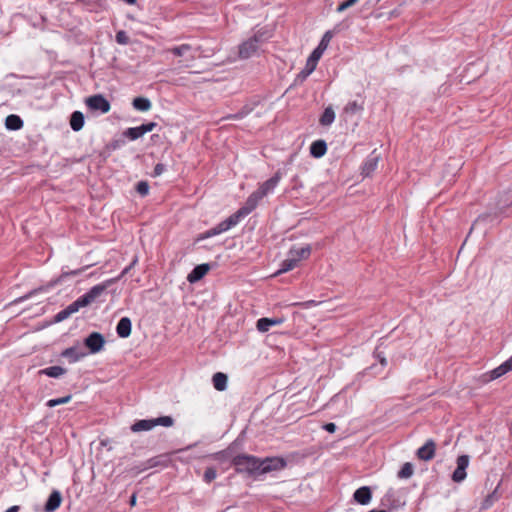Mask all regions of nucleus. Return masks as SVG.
I'll list each match as a JSON object with an SVG mask.
<instances>
[{"label":"nucleus","instance_id":"1","mask_svg":"<svg viewBox=\"0 0 512 512\" xmlns=\"http://www.w3.org/2000/svg\"><path fill=\"white\" fill-rule=\"evenodd\" d=\"M231 464L235 466L236 472L249 474L256 472L264 474L272 470L283 469L286 466V462L282 458H266L260 461L258 458L246 454L234 456Z\"/></svg>","mask_w":512,"mask_h":512},{"label":"nucleus","instance_id":"2","mask_svg":"<svg viewBox=\"0 0 512 512\" xmlns=\"http://www.w3.org/2000/svg\"><path fill=\"white\" fill-rule=\"evenodd\" d=\"M162 56H164L165 60L178 59L175 65V69L189 67L190 63L194 60L193 49L188 44L167 48L162 53Z\"/></svg>","mask_w":512,"mask_h":512},{"label":"nucleus","instance_id":"3","mask_svg":"<svg viewBox=\"0 0 512 512\" xmlns=\"http://www.w3.org/2000/svg\"><path fill=\"white\" fill-rule=\"evenodd\" d=\"M262 43V34L256 33L239 45V58L248 59L253 56Z\"/></svg>","mask_w":512,"mask_h":512},{"label":"nucleus","instance_id":"4","mask_svg":"<svg viewBox=\"0 0 512 512\" xmlns=\"http://www.w3.org/2000/svg\"><path fill=\"white\" fill-rule=\"evenodd\" d=\"M262 199V196L258 194L257 191H254L246 200L245 204L231 216H236V222L249 215L258 205L259 201Z\"/></svg>","mask_w":512,"mask_h":512},{"label":"nucleus","instance_id":"5","mask_svg":"<svg viewBox=\"0 0 512 512\" xmlns=\"http://www.w3.org/2000/svg\"><path fill=\"white\" fill-rule=\"evenodd\" d=\"M85 103L91 111H99L103 114L109 112L111 108L109 101L101 94L86 98Z\"/></svg>","mask_w":512,"mask_h":512},{"label":"nucleus","instance_id":"6","mask_svg":"<svg viewBox=\"0 0 512 512\" xmlns=\"http://www.w3.org/2000/svg\"><path fill=\"white\" fill-rule=\"evenodd\" d=\"M237 224L238 223L236 222V216L230 215L227 219L220 222L217 226H215V227L209 229L208 231H206L205 233L201 234L199 239H205V238H209V237L218 235L220 233H223V232L229 230L231 227H233Z\"/></svg>","mask_w":512,"mask_h":512},{"label":"nucleus","instance_id":"7","mask_svg":"<svg viewBox=\"0 0 512 512\" xmlns=\"http://www.w3.org/2000/svg\"><path fill=\"white\" fill-rule=\"evenodd\" d=\"M114 282V279H108L100 284L91 287L85 294L82 295L86 299L87 306L100 297L104 291Z\"/></svg>","mask_w":512,"mask_h":512},{"label":"nucleus","instance_id":"8","mask_svg":"<svg viewBox=\"0 0 512 512\" xmlns=\"http://www.w3.org/2000/svg\"><path fill=\"white\" fill-rule=\"evenodd\" d=\"M114 282V279H108L100 284L91 287L85 294L82 295L86 299L87 306L100 297L104 291Z\"/></svg>","mask_w":512,"mask_h":512},{"label":"nucleus","instance_id":"9","mask_svg":"<svg viewBox=\"0 0 512 512\" xmlns=\"http://www.w3.org/2000/svg\"><path fill=\"white\" fill-rule=\"evenodd\" d=\"M456 464H457V467L452 474V480L454 482L460 483L467 476L466 469L469 465V456L468 455L459 456L456 460Z\"/></svg>","mask_w":512,"mask_h":512},{"label":"nucleus","instance_id":"10","mask_svg":"<svg viewBox=\"0 0 512 512\" xmlns=\"http://www.w3.org/2000/svg\"><path fill=\"white\" fill-rule=\"evenodd\" d=\"M84 344L89 349L90 353L95 354L102 350L105 339L102 334L93 332L85 339Z\"/></svg>","mask_w":512,"mask_h":512},{"label":"nucleus","instance_id":"11","mask_svg":"<svg viewBox=\"0 0 512 512\" xmlns=\"http://www.w3.org/2000/svg\"><path fill=\"white\" fill-rule=\"evenodd\" d=\"M512 371V356L506 360L504 363L496 367L495 369L491 370L489 373L484 374V382H489L492 380H495L506 373Z\"/></svg>","mask_w":512,"mask_h":512},{"label":"nucleus","instance_id":"12","mask_svg":"<svg viewBox=\"0 0 512 512\" xmlns=\"http://www.w3.org/2000/svg\"><path fill=\"white\" fill-rule=\"evenodd\" d=\"M512 371V356L506 360L504 363L496 367L495 369L491 370L489 373L484 374V382H489L492 380H495L506 373Z\"/></svg>","mask_w":512,"mask_h":512},{"label":"nucleus","instance_id":"13","mask_svg":"<svg viewBox=\"0 0 512 512\" xmlns=\"http://www.w3.org/2000/svg\"><path fill=\"white\" fill-rule=\"evenodd\" d=\"M156 124L153 122L142 124L137 127H131L128 128L124 133L123 136L130 139V140H136L143 136L145 133L151 131L153 127H155Z\"/></svg>","mask_w":512,"mask_h":512},{"label":"nucleus","instance_id":"14","mask_svg":"<svg viewBox=\"0 0 512 512\" xmlns=\"http://www.w3.org/2000/svg\"><path fill=\"white\" fill-rule=\"evenodd\" d=\"M282 178V173L277 171L270 179L263 182L260 187L256 190L259 195L265 197L268 193L272 192L278 185Z\"/></svg>","mask_w":512,"mask_h":512},{"label":"nucleus","instance_id":"15","mask_svg":"<svg viewBox=\"0 0 512 512\" xmlns=\"http://www.w3.org/2000/svg\"><path fill=\"white\" fill-rule=\"evenodd\" d=\"M436 452V443L434 440L429 439L425 442L423 446H421L417 452L416 455L420 460L423 461H430L434 458Z\"/></svg>","mask_w":512,"mask_h":512},{"label":"nucleus","instance_id":"16","mask_svg":"<svg viewBox=\"0 0 512 512\" xmlns=\"http://www.w3.org/2000/svg\"><path fill=\"white\" fill-rule=\"evenodd\" d=\"M159 425H160V417H156L153 419H142V420L136 421L131 426V430L133 432L149 431Z\"/></svg>","mask_w":512,"mask_h":512},{"label":"nucleus","instance_id":"17","mask_svg":"<svg viewBox=\"0 0 512 512\" xmlns=\"http://www.w3.org/2000/svg\"><path fill=\"white\" fill-rule=\"evenodd\" d=\"M61 502H62L61 493L58 490L52 491L45 503V506H44L45 512H54L55 510H57L60 507Z\"/></svg>","mask_w":512,"mask_h":512},{"label":"nucleus","instance_id":"18","mask_svg":"<svg viewBox=\"0 0 512 512\" xmlns=\"http://www.w3.org/2000/svg\"><path fill=\"white\" fill-rule=\"evenodd\" d=\"M354 500L361 504V505H367L372 498L371 490L368 486H363L358 488L354 494H353Z\"/></svg>","mask_w":512,"mask_h":512},{"label":"nucleus","instance_id":"19","mask_svg":"<svg viewBox=\"0 0 512 512\" xmlns=\"http://www.w3.org/2000/svg\"><path fill=\"white\" fill-rule=\"evenodd\" d=\"M209 264H200L196 266L187 276V280L190 283H195L202 279L209 271Z\"/></svg>","mask_w":512,"mask_h":512},{"label":"nucleus","instance_id":"20","mask_svg":"<svg viewBox=\"0 0 512 512\" xmlns=\"http://www.w3.org/2000/svg\"><path fill=\"white\" fill-rule=\"evenodd\" d=\"M131 327L132 323L130 318L122 317L116 326L117 335L121 338L129 337L131 334Z\"/></svg>","mask_w":512,"mask_h":512},{"label":"nucleus","instance_id":"21","mask_svg":"<svg viewBox=\"0 0 512 512\" xmlns=\"http://www.w3.org/2000/svg\"><path fill=\"white\" fill-rule=\"evenodd\" d=\"M379 162V157L377 155L371 154L362 166V175L364 177H369L377 168Z\"/></svg>","mask_w":512,"mask_h":512},{"label":"nucleus","instance_id":"22","mask_svg":"<svg viewBox=\"0 0 512 512\" xmlns=\"http://www.w3.org/2000/svg\"><path fill=\"white\" fill-rule=\"evenodd\" d=\"M62 357L67 358L69 362L74 363L86 356V353L78 347H69L61 353Z\"/></svg>","mask_w":512,"mask_h":512},{"label":"nucleus","instance_id":"23","mask_svg":"<svg viewBox=\"0 0 512 512\" xmlns=\"http://www.w3.org/2000/svg\"><path fill=\"white\" fill-rule=\"evenodd\" d=\"M283 322L281 318H260L257 321L256 327L260 332H267L273 325H280Z\"/></svg>","mask_w":512,"mask_h":512},{"label":"nucleus","instance_id":"24","mask_svg":"<svg viewBox=\"0 0 512 512\" xmlns=\"http://www.w3.org/2000/svg\"><path fill=\"white\" fill-rule=\"evenodd\" d=\"M288 253L289 255L294 257L298 262H300L301 260L307 259L310 256L311 247L310 245H306L300 248L293 247L289 250Z\"/></svg>","mask_w":512,"mask_h":512},{"label":"nucleus","instance_id":"25","mask_svg":"<svg viewBox=\"0 0 512 512\" xmlns=\"http://www.w3.org/2000/svg\"><path fill=\"white\" fill-rule=\"evenodd\" d=\"M327 150V145L324 140L314 141L310 146V154L315 158L322 157Z\"/></svg>","mask_w":512,"mask_h":512},{"label":"nucleus","instance_id":"26","mask_svg":"<svg viewBox=\"0 0 512 512\" xmlns=\"http://www.w3.org/2000/svg\"><path fill=\"white\" fill-rule=\"evenodd\" d=\"M71 129L75 132L80 131L84 126V115L80 111H74L70 117Z\"/></svg>","mask_w":512,"mask_h":512},{"label":"nucleus","instance_id":"27","mask_svg":"<svg viewBox=\"0 0 512 512\" xmlns=\"http://www.w3.org/2000/svg\"><path fill=\"white\" fill-rule=\"evenodd\" d=\"M23 120L15 114L8 115L5 119V126L8 130H19L23 127Z\"/></svg>","mask_w":512,"mask_h":512},{"label":"nucleus","instance_id":"28","mask_svg":"<svg viewBox=\"0 0 512 512\" xmlns=\"http://www.w3.org/2000/svg\"><path fill=\"white\" fill-rule=\"evenodd\" d=\"M227 375L222 372H217L213 375V386L218 391H224L227 387Z\"/></svg>","mask_w":512,"mask_h":512},{"label":"nucleus","instance_id":"29","mask_svg":"<svg viewBox=\"0 0 512 512\" xmlns=\"http://www.w3.org/2000/svg\"><path fill=\"white\" fill-rule=\"evenodd\" d=\"M65 373L66 370L61 366H50L39 371L40 375H46L51 378H59Z\"/></svg>","mask_w":512,"mask_h":512},{"label":"nucleus","instance_id":"30","mask_svg":"<svg viewBox=\"0 0 512 512\" xmlns=\"http://www.w3.org/2000/svg\"><path fill=\"white\" fill-rule=\"evenodd\" d=\"M298 264H299V262L294 257H292L291 255L288 254L287 259H285L282 262L281 268L275 273V275H279V274L288 272V271L294 269L295 267H297Z\"/></svg>","mask_w":512,"mask_h":512},{"label":"nucleus","instance_id":"31","mask_svg":"<svg viewBox=\"0 0 512 512\" xmlns=\"http://www.w3.org/2000/svg\"><path fill=\"white\" fill-rule=\"evenodd\" d=\"M335 120V112L331 106L325 108L323 114L321 115L319 122L322 126H329Z\"/></svg>","mask_w":512,"mask_h":512},{"label":"nucleus","instance_id":"32","mask_svg":"<svg viewBox=\"0 0 512 512\" xmlns=\"http://www.w3.org/2000/svg\"><path fill=\"white\" fill-rule=\"evenodd\" d=\"M363 109V103H358L357 101H350L343 108V113L346 115H354L358 112L363 111Z\"/></svg>","mask_w":512,"mask_h":512},{"label":"nucleus","instance_id":"33","mask_svg":"<svg viewBox=\"0 0 512 512\" xmlns=\"http://www.w3.org/2000/svg\"><path fill=\"white\" fill-rule=\"evenodd\" d=\"M133 107L138 111H147L151 107V102L148 98L145 97H137L133 100Z\"/></svg>","mask_w":512,"mask_h":512},{"label":"nucleus","instance_id":"34","mask_svg":"<svg viewBox=\"0 0 512 512\" xmlns=\"http://www.w3.org/2000/svg\"><path fill=\"white\" fill-rule=\"evenodd\" d=\"M86 306H87L86 299H83L82 296H80L74 302L69 304L66 308L68 309L69 313L72 315V314L78 312L81 308H84Z\"/></svg>","mask_w":512,"mask_h":512},{"label":"nucleus","instance_id":"35","mask_svg":"<svg viewBox=\"0 0 512 512\" xmlns=\"http://www.w3.org/2000/svg\"><path fill=\"white\" fill-rule=\"evenodd\" d=\"M413 472V465L410 462H406L399 470L398 477L401 479H407L413 475Z\"/></svg>","mask_w":512,"mask_h":512},{"label":"nucleus","instance_id":"36","mask_svg":"<svg viewBox=\"0 0 512 512\" xmlns=\"http://www.w3.org/2000/svg\"><path fill=\"white\" fill-rule=\"evenodd\" d=\"M211 457L214 460L219 461L221 463H224V462H227V461H231L232 458H233L231 456V453L228 450H223V451L214 453Z\"/></svg>","mask_w":512,"mask_h":512},{"label":"nucleus","instance_id":"37","mask_svg":"<svg viewBox=\"0 0 512 512\" xmlns=\"http://www.w3.org/2000/svg\"><path fill=\"white\" fill-rule=\"evenodd\" d=\"M71 398V395H67L61 398L50 399L46 402V406L52 408L61 404H66L71 400Z\"/></svg>","mask_w":512,"mask_h":512},{"label":"nucleus","instance_id":"38","mask_svg":"<svg viewBox=\"0 0 512 512\" xmlns=\"http://www.w3.org/2000/svg\"><path fill=\"white\" fill-rule=\"evenodd\" d=\"M217 477V471L214 467H207L205 472H204V475H203V480L206 482V483H211L213 480H215Z\"/></svg>","mask_w":512,"mask_h":512},{"label":"nucleus","instance_id":"39","mask_svg":"<svg viewBox=\"0 0 512 512\" xmlns=\"http://www.w3.org/2000/svg\"><path fill=\"white\" fill-rule=\"evenodd\" d=\"M358 2H359V0H344L342 3H340L338 5V7L336 8V11L338 13H341V12L347 10L348 8L354 6Z\"/></svg>","mask_w":512,"mask_h":512},{"label":"nucleus","instance_id":"40","mask_svg":"<svg viewBox=\"0 0 512 512\" xmlns=\"http://www.w3.org/2000/svg\"><path fill=\"white\" fill-rule=\"evenodd\" d=\"M116 42L121 45H126L129 43V37L127 33L123 30H120L115 35Z\"/></svg>","mask_w":512,"mask_h":512},{"label":"nucleus","instance_id":"41","mask_svg":"<svg viewBox=\"0 0 512 512\" xmlns=\"http://www.w3.org/2000/svg\"><path fill=\"white\" fill-rule=\"evenodd\" d=\"M332 32L331 31H327L325 32V34L323 35L318 47L322 48L323 50H326L331 39H332Z\"/></svg>","mask_w":512,"mask_h":512},{"label":"nucleus","instance_id":"42","mask_svg":"<svg viewBox=\"0 0 512 512\" xmlns=\"http://www.w3.org/2000/svg\"><path fill=\"white\" fill-rule=\"evenodd\" d=\"M136 191L141 195V196H146L149 192V185L147 182L145 181H140L137 183L136 185Z\"/></svg>","mask_w":512,"mask_h":512},{"label":"nucleus","instance_id":"43","mask_svg":"<svg viewBox=\"0 0 512 512\" xmlns=\"http://www.w3.org/2000/svg\"><path fill=\"white\" fill-rule=\"evenodd\" d=\"M70 316H71V314L69 313L68 309L64 308L63 310L59 311L55 315L54 319H55V322H62L65 319L69 318Z\"/></svg>","mask_w":512,"mask_h":512},{"label":"nucleus","instance_id":"44","mask_svg":"<svg viewBox=\"0 0 512 512\" xmlns=\"http://www.w3.org/2000/svg\"><path fill=\"white\" fill-rule=\"evenodd\" d=\"M325 50H323L322 48L320 47H316L313 52L310 54L309 58L313 61H315L316 63H318L319 59L321 58L322 54L324 53Z\"/></svg>","mask_w":512,"mask_h":512},{"label":"nucleus","instance_id":"45","mask_svg":"<svg viewBox=\"0 0 512 512\" xmlns=\"http://www.w3.org/2000/svg\"><path fill=\"white\" fill-rule=\"evenodd\" d=\"M45 290H46V288H44V287H40L38 289L32 290L31 292H29L25 296L20 297L19 299H17L16 302H23L24 300L30 299L36 293L42 292V291H45Z\"/></svg>","mask_w":512,"mask_h":512},{"label":"nucleus","instance_id":"46","mask_svg":"<svg viewBox=\"0 0 512 512\" xmlns=\"http://www.w3.org/2000/svg\"><path fill=\"white\" fill-rule=\"evenodd\" d=\"M316 66L317 63L308 57L304 68L307 70L308 73H312L316 69Z\"/></svg>","mask_w":512,"mask_h":512},{"label":"nucleus","instance_id":"47","mask_svg":"<svg viewBox=\"0 0 512 512\" xmlns=\"http://www.w3.org/2000/svg\"><path fill=\"white\" fill-rule=\"evenodd\" d=\"M375 354V357L379 360L380 364L382 366H386L387 365V360L385 358V356L381 353V352H378L377 350L374 352Z\"/></svg>","mask_w":512,"mask_h":512},{"label":"nucleus","instance_id":"48","mask_svg":"<svg viewBox=\"0 0 512 512\" xmlns=\"http://www.w3.org/2000/svg\"><path fill=\"white\" fill-rule=\"evenodd\" d=\"M173 425V419L170 416H162V427H170Z\"/></svg>","mask_w":512,"mask_h":512},{"label":"nucleus","instance_id":"49","mask_svg":"<svg viewBox=\"0 0 512 512\" xmlns=\"http://www.w3.org/2000/svg\"><path fill=\"white\" fill-rule=\"evenodd\" d=\"M323 428L329 433H334L337 427L334 423H326Z\"/></svg>","mask_w":512,"mask_h":512},{"label":"nucleus","instance_id":"50","mask_svg":"<svg viewBox=\"0 0 512 512\" xmlns=\"http://www.w3.org/2000/svg\"><path fill=\"white\" fill-rule=\"evenodd\" d=\"M311 73H308L307 70L304 68L297 76L298 79H301L302 81L305 80Z\"/></svg>","mask_w":512,"mask_h":512},{"label":"nucleus","instance_id":"51","mask_svg":"<svg viewBox=\"0 0 512 512\" xmlns=\"http://www.w3.org/2000/svg\"><path fill=\"white\" fill-rule=\"evenodd\" d=\"M493 495L494 494H490L486 497L485 501H484V507H488L492 504V501H493Z\"/></svg>","mask_w":512,"mask_h":512},{"label":"nucleus","instance_id":"52","mask_svg":"<svg viewBox=\"0 0 512 512\" xmlns=\"http://www.w3.org/2000/svg\"><path fill=\"white\" fill-rule=\"evenodd\" d=\"M83 270L82 269H78V270H73L71 272H63V275L64 276H68V275H79Z\"/></svg>","mask_w":512,"mask_h":512},{"label":"nucleus","instance_id":"53","mask_svg":"<svg viewBox=\"0 0 512 512\" xmlns=\"http://www.w3.org/2000/svg\"><path fill=\"white\" fill-rule=\"evenodd\" d=\"M136 261L137 259H134L128 267L124 268V270L122 271V275L126 274L130 270V268L136 263Z\"/></svg>","mask_w":512,"mask_h":512},{"label":"nucleus","instance_id":"54","mask_svg":"<svg viewBox=\"0 0 512 512\" xmlns=\"http://www.w3.org/2000/svg\"><path fill=\"white\" fill-rule=\"evenodd\" d=\"M244 116H245V112H243V111H242V112H239V113H237V114H235V115H231V116H229V118L239 119V118H242V117H244Z\"/></svg>","mask_w":512,"mask_h":512},{"label":"nucleus","instance_id":"55","mask_svg":"<svg viewBox=\"0 0 512 512\" xmlns=\"http://www.w3.org/2000/svg\"><path fill=\"white\" fill-rule=\"evenodd\" d=\"M160 171H161L160 163L155 164V166H154V173L156 175H160Z\"/></svg>","mask_w":512,"mask_h":512},{"label":"nucleus","instance_id":"56","mask_svg":"<svg viewBox=\"0 0 512 512\" xmlns=\"http://www.w3.org/2000/svg\"><path fill=\"white\" fill-rule=\"evenodd\" d=\"M18 510H19L18 506H11L5 512H18Z\"/></svg>","mask_w":512,"mask_h":512},{"label":"nucleus","instance_id":"57","mask_svg":"<svg viewBox=\"0 0 512 512\" xmlns=\"http://www.w3.org/2000/svg\"><path fill=\"white\" fill-rule=\"evenodd\" d=\"M136 502V496L135 495H132L131 496V504L134 505Z\"/></svg>","mask_w":512,"mask_h":512},{"label":"nucleus","instance_id":"58","mask_svg":"<svg viewBox=\"0 0 512 512\" xmlns=\"http://www.w3.org/2000/svg\"><path fill=\"white\" fill-rule=\"evenodd\" d=\"M117 147H119L118 141H116V142H114V143L112 144V148H113V149H115V148H117Z\"/></svg>","mask_w":512,"mask_h":512},{"label":"nucleus","instance_id":"59","mask_svg":"<svg viewBox=\"0 0 512 512\" xmlns=\"http://www.w3.org/2000/svg\"><path fill=\"white\" fill-rule=\"evenodd\" d=\"M369 512H387V511H385V510H371Z\"/></svg>","mask_w":512,"mask_h":512}]
</instances>
